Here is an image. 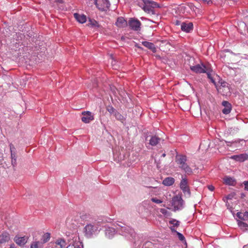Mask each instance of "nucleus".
<instances>
[{
  "instance_id": "nucleus-17",
  "label": "nucleus",
  "mask_w": 248,
  "mask_h": 248,
  "mask_svg": "<svg viewBox=\"0 0 248 248\" xmlns=\"http://www.w3.org/2000/svg\"><path fill=\"white\" fill-rule=\"evenodd\" d=\"M56 247L59 248H66V243L63 239H58L56 240Z\"/></svg>"
},
{
  "instance_id": "nucleus-2",
  "label": "nucleus",
  "mask_w": 248,
  "mask_h": 248,
  "mask_svg": "<svg viewBox=\"0 0 248 248\" xmlns=\"http://www.w3.org/2000/svg\"><path fill=\"white\" fill-rule=\"evenodd\" d=\"M99 222L95 221L87 224L83 229L85 236L88 238H91L99 231Z\"/></svg>"
},
{
  "instance_id": "nucleus-50",
  "label": "nucleus",
  "mask_w": 248,
  "mask_h": 248,
  "mask_svg": "<svg viewBox=\"0 0 248 248\" xmlns=\"http://www.w3.org/2000/svg\"><path fill=\"white\" fill-rule=\"evenodd\" d=\"M162 156L163 157H165V156H166V154H162Z\"/></svg>"
},
{
  "instance_id": "nucleus-35",
  "label": "nucleus",
  "mask_w": 248,
  "mask_h": 248,
  "mask_svg": "<svg viewBox=\"0 0 248 248\" xmlns=\"http://www.w3.org/2000/svg\"><path fill=\"white\" fill-rule=\"evenodd\" d=\"M204 4H211L213 3L214 0H202Z\"/></svg>"
},
{
  "instance_id": "nucleus-32",
  "label": "nucleus",
  "mask_w": 248,
  "mask_h": 248,
  "mask_svg": "<svg viewBox=\"0 0 248 248\" xmlns=\"http://www.w3.org/2000/svg\"><path fill=\"white\" fill-rule=\"evenodd\" d=\"M160 212L165 216H168L170 215V213L166 209L161 208L160 210Z\"/></svg>"
},
{
  "instance_id": "nucleus-42",
  "label": "nucleus",
  "mask_w": 248,
  "mask_h": 248,
  "mask_svg": "<svg viewBox=\"0 0 248 248\" xmlns=\"http://www.w3.org/2000/svg\"><path fill=\"white\" fill-rule=\"evenodd\" d=\"M244 185L245 186V189L246 190H248V181H245L244 182Z\"/></svg>"
},
{
  "instance_id": "nucleus-40",
  "label": "nucleus",
  "mask_w": 248,
  "mask_h": 248,
  "mask_svg": "<svg viewBox=\"0 0 248 248\" xmlns=\"http://www.w3.org/2000/svg\"><path fill=\"white\" fill-rule=\"evenodd\" d=\"M89 21L91 22V24L93 26H95L98 24V23L94 20H92L90 19Z\"/></svg>"
},
{
  "instance_id": "nucleus-26",
  "label": "nucleus",
  "mask_w": 248,
  "mask_h": 248,
  "mask_svg": "<svg viewBox=\"0 0 248 248\" xmlns=\"http://www.w3.org/2000/svg\"><path fill=\"white\" fill-rule=\"evenodd\" d=\"M72 221V219L69 217L67 218L66 220V224L68 227L74 228L76 227V225L75 222H71Z\"/></svg>"
},
{
  "instance_id": "nucleus-43",
  "label": "nucleus",
  "mask_w": 248,
  "mask_h": 248,
  "mask_svg": "<svg viewBox=\"0 0 248 248\" xmlns=\"http://www.w3.org/2000/svg\"><path fill=\"white\" fill-rule=\"evenodd\" d=\"M108 110L110 113H112L114 112V109L113 107H110L108 108Z\"/></svg>"
},
{
  "instance_id": "nucleus-9",
  "label": "nucleus",
  "mask_w": 248,
  "mask_h": 248,
  "mask_svg": "<svg viewBox=\"0 0 248 248\" xmlns=\"http://www.w3.org/2000/svg\"><path fill=\"white\" fill-rule=\"evenodd\" d=\"M231 158L240 162H243L248 159V154L245 153L238 155H232Z\"/></svg>"
},
{
  "instance_id": "nucleus-47",
  "label": "nucleus",
  "mask_w": 248,
  "mask_h": 248,
  "mask_svg": "<svg viewBox=\"0 0 248 248\" xmlns=\"http://www.w3.org/2000/svg\"><path fill=\"white\" fill-rule=\"evenodd\" d=\"M55 1L57 2H59L60 3H62V0H55Z\"/></svg>"
},
{
  "instance_id": "nucleus-8",
  "label": "nucleus",
  "mask_w": 248,
  "mask_h": 248,
  "mask_svg": "<svg viewBox=\"0 0 248 248\" xmlns=\"http://www.w3.org/2000/svg\"><path fill=\"white\" fill-rule=\"evenodd\" d=\"M141 25L140 22L138 19H130L129 21V26L131 29L134 31H138Z\"/></svg>"
},
{
  "instance_id": "nucleus-34",
  "label": "nucleus",
  "mask_w": 248,
  "mask_h": 248,
  "mask_svg": "<svg viewBox=\"0 0 248 248\" xmlns=\"http://www.w3.org/2000/svg\"><path fill=\"white\" fill-rule=\"evenodd\" d=\"M151 201L155 202V203H162L163 202L160 200H158L155 198H153L151 199Z\"/></svg>"
},
{
  "instance_id": "nucleus-1",
  "label": "nucleus",
  "mask_w": 248,
  "mask_h": 248,
  "mask_svg": "<svg viewBox=\"0 0 248 248\" xmlns=\"http://www.w3.org/2000/svg\"><path fill=\"white\" fill-rule=\"evenodd\" d=\"M142 1L143 2V10L146 13L152 15H156V8L161 7L159 4L151 0H142Z\"/></svg>"
},
{
  "instance_id": "nucleus-21",
  "label": "nucleus",
  "mask_w": 248,
  "mask_h": 248,
  "mask_svg": "<svg viewBox=\"0 0 248 248\" xmlns=\"http://www.w3.org/2000/svg\"><path fill=\"white\" fill-rule=\"evenodd\" d=\"M174 179L172 177H167L162 182V184L166 186H170L172 185L174 183Z\"/></svg>"
},
{
  "instance_id": "nucleus-39",
  "label": "nucleus",
  "mask_w": 248,
  "mask_h": 248,
  "mask_svg": "<svg viewBox=\"0 0 248 248\" xmlns=\"http://www.w3.org/2000/svg\"><path fill=\"white\" fill-rule=\"evenodd\" d=\"M11 156L12 159H16V154L15 152H11Z\"/></svg>"
},
{
  "instance_id": "nucleus-41",
  "label": "nucleus",
  "mask_w": 248,
  "mask_h": 248,
  "mask_svg": "<svg viewBox=\"0 0 248 248\" xmlns=\"http://www.w3.org/2000/svg\"><path fill=\"white\" fill-rule=\"evenodd\" d=\"M12 164L13 166H15L16 165V159H12L11 161Z\"/></svg>"
},
{
  "instance_id": "nucleus-19",
  "label": "nucleus",
  "mask_w": 248,
  "mask_h": 248,
  "mask_svg": "<svg viewBox=\"0 0 248 248\" xmlns=\"http://www.w3.org/2000/svg\"><path fill=\"white\" fill-rule=\"evenodd\" d=\"M186 157L185 155H180L176 156V161L179 166L186 163Z\"/></svg>"
},
{
  "instance_id": "nucleus-46",
  "label": "nucleus",
  "mask_w": 248,
  "mask_h": 248,
  "mask_svg": "<svg viewBox=\"0 0 248 248\" xmlns=\"http://www.w3.org/2000/svg\"><path fill=\"white\" fill-rule=\"evenodd\" d=\"M170 229L171 230V231L172 232H177L174 229V227L173 226H171L170 227Z\"/></svg>"
},
{
  "instance_id": "nucleus-7",
  "label": "nucleus",
  "mask_w": 248,
  "mask_h": 248,
  "mask_svg": "<svg viewBox=\"0 0 248 248\" xmlns=\"http://www.w3.org/2000/svg\"><path fill=\"white\" fill-rule=\"evenodd\" d=\"M180 188L185 194H187L188 196H190V191L188 186L187 180L183 178L181 180L180 184Z\"/></svg>"
},
{
  "instance_id": "nucleus-25",
  "label": "nucleus",
  "mask_w": 248,
  "mask_h": 248,
  "mask_svg": "<svg viewBox=\"0 0 248 248\" xmlns=\"http://www.w3.org/2000/svg\"><path fill=\"white\" fill-rule=\"evenodd\" d=\"M66 248H82L80 246V244L78 241H73L68 246L66 247Z\"/></svg>"
},
{
  "instance_id": "nucleus-28",
  "label": "nucleus",
  "mask_w": 248,
  "mask_h": 248,
  "mask_svg": "<svg viewBox=\"0 0 248 248\" xmlns=\"http://www.w3.org/2000/svg\"><path fill=\"white\" fill-rule=\"evenodd\" d=\"M224 181L226 184L229 185H233L234 183V180L231 177H226L224 179Z\"/></svg>"
},
{
  "instance_id": "nucleus-6",
  "label": "nucleus",
  "mask_w": 248,
  "mask_h": 248,
  "mask_svg": "<svg viewBox=\"0 0 248 248\" xmlns=\"http://www.w3.org/2000/svg\"><path fill=\"white\" fill-rule=\"evenodd\" d=\"M190 69L196 73H206V67L205 65L202 64H198L195 66H190Z\"/></svg>"
},
{
  "instance_id": "nucleus-49",
  "label": "nucleus",
  "mask_w": 248,
  "mask_h": 248,
  "mask_svg": "<svg viewBox=\"0 0 248 248\" xmlns=\"http://www.w3.org/2000/svg\"><path fill=\"white\" fill-rule=\"evenodd\" d=\"M133 231L131 229H129V230L128 231V232L131 233V232Z\"/></svg>"
},
{
  "instance_id": "nucleus-29",
  "label": "nucleus",
  "mask_w": 248,
  "mask_h": 248,
  "mask_svg": "<svg viewBox=\"0 0 248 248\" xmlns=\"http://www.w3.org/2000/svg\"><path fill=\"white\" fill-rule=\"evenodd\" d=\"M186 6L195 14L196 13L197 11H199V9L192 3H188Z\"/></svg>"
},
{
  "instance_id": "nucleus-33",
  "label": "nucleus",
  "mask_w": 248,
  "mask_h": 248,
  "mask_svg": "<svg viewBox=\"0 0 248 248\" xmlns=\"http://www.w3.org/2000/svg\"><path fill=\"white\" fill-rule=\"evenodd\" d=\"M176 233H177V234L178 235V238H179L180 240L183 241L185 240V237L184 236V235L182 233H180L179 232H176Z\"/></svg>"
},
{
  "instance_id": "nucleus-10",
  "label": "nucleus",
  "mask_w": 248,
  "mask_h": 248,
  "mask_svg": "<svg viewBox=\"0 0 248 248\" xmlns=\"http://www.w3.org/2000/svg\"><path fill=\"white\" fill-rule=\"evenodd\" d=\"M181 30L186 32H189L193 30V25L192 22H183L181 26Z\"/></svg>"
},
{
  "instance_id": "nucleus-38",
  "label": "nucleus",
  "mask_w": 248,
  "mask_h": 248,
  "mask_svg": "<svg viewBox=\"0 0 248 248\" xmlns=\"http://www.w3.org/2000/svg\"><path fill=\"white\" fill-rule=\"evenodd\" d=\"M223 83H222L221 84V85L220 86H219L217 89V91L219 92H220V93H222L223 92V88L225 87V85H223Z\"/></svg>"
},
{
  "instance_id": "nucleus-36",
  "label": "nucleus",
  "mask_w": 248,
  "mask_h": 248,
  "mask_svg": "<svg viewBox=\"0 0 248 248\" xmlns=\"http://www.w3.org/2000/svg\"><path fill=\"white\" fill-rule=\"evenodd\" d=\"M115 117L119 120H122L123 117V116L120 114L119 113H117L115 114Z\"/></svg>"
},
{
  "instance_id": "nucleus-31",
  "label": "nucleus",
  "mask_w": 248,
  "mask_h": 248,
  "mask_svg": "<svg viewBox=\"0 0 248 248\" xmlns=\"http://www.w3.org/2000/svg\"><path fill=\"white\" fill-rule=\"evenodd\" d=\"M31 248H42V245L39 242H34L31 244Z\"/></svg>"
},
{
  "instance_id": "nucleus-13",
  "label": "nucleus",
  "mask_w": 248,
  "mask_h": 248,
  "mask_svg": "<svg viewBox=\"0 0 248 248\" xmlns=\"http://www.w3.org/2000/svg\"><path fill=\"white\" fill-rule=\"evenodd\" d=\"M14 241L18 245L21 246L26 243L27 238L25 236L21 237L16 236L14 238Z\"/></svg>"
},
{
  "instance_id": "nucleus-20",
  "label": "nucleus",
  "mask_w": 248,
  "mask_h": 248,
  "mask_svg": "<svg viewBox=\"0 0 248 248\" xmlns=\"http://www.w3.org/2000/svg\"><path fill=\"white\" fill-rule=\"evenodd\" d=\"M237 224L239 227L243 231L245 232L248 231V224L245 222H244L240 220H237Z\"/></svg>"
},
{
  "instance_id": "nucleus-44",
  "label": "nucleus",
  "mask_w": 248,
  "mask_h": 248,
  "mask_svg": "<svg viewBox=\"0 0 248 248\" xmlns=\"http://www.w3.org/2000/svg\"><path fill=\"white\" fill-rule=\"evenodd\" d=\"M208 188L210 190V191H213L215 189V187L213 186L212 185H209L208 186Z\"/></svg>"
},
{
  "instance_id": "nucleus-22",
  "label": "nucleus",
  "mask_w": 248,
  "mask_h": 248,
  "mask_svg": "<svg viewBox=\"0 0 248 248\" xmlns=\"http://www.w3.org/2000/svg\"><path fill=\"white\" fill-rule=\"evenodd\" d=\"M115 230L113 228H108L105 231L106 236L108 238H111L115 234Z\"/></svg>"
},
{
  "instance_id": "nucleus-45",
  "label": "nucleus",
  "mask_w": 248,
  "mask_h": 248,
  "mask_svg": "<svg viewBox=\"0 0 248 248\" xmlns=\"http://www.w3.org/2000/svg\"><path fill=\"white\" fill-rule=\"evenodd\" d=\"M9 146H10V149L11 152H13V150L15 149L14 145L13 144L11 143Z\"/></svg>"
},
{
  "instance_id": "nucleus-11",
  "label": "nucleus",
  "mask_w": 248,
  "mask_h": 248,
  "mask_svg": "<svg viewBox=\"0 0 248 248\" xmlns=\"http://www.w3.org/2000/svg\"><path fill=\"white\" fill-rule=\"evenodd\" d=\"M222 105L224 107V108L222 109L223 113L225 114H229L232 109L231 104L228 101H223L222 103Z\"/></svg>"
},
{
  "instance_id": "nucleus-48",
  "label": "nucleus",
  "mask_w": 248,
  "mask_h": 248,
  "mask_svg": "<svg viewBox=\"0 0 248 248\" xmlns=\"http://www.w3.org/2000/svg\"><path fill=\"white\" fill-rule=\"evenodd\" d=\"M135 46H136V47H137L138 48H139L142 49V47H140V46H139L137 44H136V45H135Z\"/></svg>"
},
{
  "instance_id": "nucleus-30",
  "label": "nucleus",
  "mask_w": 248,
  "mask_h": 248,
  "mask_svg": "<svg viewBox=\"0 0 248 248\" xmlns=\"http://www.w3.org/2000/svg\"><path fill=\"white\" fill-rule=\"evenodd\" d=\"M169 223L172 225L173 227H178L180 225V222L175 219H172L169 221Z\"/></svg>"
},
{
  "instance_id": "nucleus-51",
  "label": "nucleus",
  "mask_w": 248,
  "mask_h": 248,
  "mask_svg": "<svg viewBox=\"0 0 248 248\" xmlns=\"http://www.w3.org/2000/svg\"><path fill=\"white\" fill-rule=\"evenodd\" d=\"M9 248H15L14 247H13L12 245L11 246V247Z\"/></svg>"
},
{
  "instance_id": "nucleus-3",
  "label": "nucleus",
  "mask_w": 248,
  "mask_h": 248,
  "mask_svg": "<svg viewBox=\"0 0 248 248\" xmlns=\"http://www.w3.org/2000/svg\"><path fill=\"white\" fill-rule=\"evenodd\" d=\"M183 200L180 196L176 195L172 199V206L174 208V210L176 211L180 210L183 208Z\"/></svg>"
},
{
  "instance_id": "nucleus-27",
  "label": "nucleus",
  "mask_w": 248,
  "mask_h": 248,
  "mask_svg": "<svg viewBox=\"0 0 248 248\" xmlns=\"http://www.w3.org/2000/svg\"><path fill=\"white\" fill-rule=\"evenodd\" d=\"M50 234L48 232H46V233H44L43 234V235L42 236L41 240L43 242V243H46L48 241H49V240L50 239Z\"/></svg>"
},
{
  "instance_id": "nucleus-37",
  "label": "nucleus",
  "mask_w": 248,
  "mask_h": 248,
  "mask_svg": "<svg viewBox=\"0 0 248 248\" xmlns=\"http://www.w3.org/2000/svg\"><path fill=\"white\" fill-rule=\"evenodd\" d=\"M206 73H207V76H208V78L211 79L212 82L214 83L215 84V80L212 78L211 74L207 72V68H206Z\"/></svg>"
},
{
  "instance_id": "nucleus-12",
  "label": "nucleus",
  "mask_w": 248,
  "mask_h": 248,
  "mask_svg": "<svg viewBox=\"0 0 248 248\" xmlns=\"http://www.w3.org/2000/svg\"><path fill=\"white\" fill-rule=\"evenodd\" d=\"M115 25L118 28H123L126 27L127 23V21L123 17H119L117 18Z\"/></svg>"
},
{
  "instance_id": "nucleus-5",
  "label": "nucleus",
  "mask_w": 248,
  "mask_h": 248,
  "mask_svg": "<svg viewBox=\"0 0 248 248\" xmlns=\"http://www.w3.org/2000/svg\"><path fill=\"white\" fill-rule=\"evenodd\" d=\"M82 115L81 120L83 123L86 124L89 123L91 121L94 119L93 115L89 111L82 112Z\"/></svg>"
},
{
  "instance_id": "nucleus-15",
  "label": "nucleus",
  "mask_w": 248,
  "mask_h": 248,
  "mask_svg": "<svg viewBox=\"0 0 248 248\" xmlns=\"http://www.w3.org/2000/svg\"><path fill=\"white\" fill-rule=\"evenodd\" d=\"M141 43L145 47L150 49L153 52L155 53L156 51V48L153 43L147 41H143Z\"/></svg>"
},
{
  "instance_id": "nucleus-24",
  "label": "nucleus",
  "mask_w": 248,
  "mask_h": 248,
  "mask_svg": "<svg viewBox=\"0 0 248 248\" xmlns=\"http://www.w3.org/2000/svg\"><path fill=\"white\" fill-rule=\"evenodd\" d=\"M180 167L186 173L189 174L192 172V169L187 165L186 163H183Z\"/></svg>"
},
{
  "instance_id": "nucleus-4",
  "label": "nucleus",
  "mask_w": 248,
  "mask_h": 248,
  "mask_svg": "<svg viewBox=\"0 0 248 248\" xmlns=\"http://www.w3.org/2000/svg\"><path fill=\"white\" fill-rule=\"evenodd\" d=\"M95 4L96 7L101 11H107L110 5L108 0H95Z\"/></svg>"
},
{
  "instance_id": "nucleus-18",
  "label": "nucleus",
  "mask_w": 248,
  "mask_h": 248,
  "mask_svg": "<svg viewBox=\"0 0 248 248\" xmlns=\"http://www.w3.org/2000/svg\"><path fill=\"white\" fill-rule=\"evenodd\" d=\"M161 139L156 136H154L150 140V144L152 146H155L160 142Z\"/></svg>"
},
{
  "instance_id": "nucleus-16",
  "label": "nucleus",
  "mask_w": 248,
  "mask_h": 248,
  "mask_svg": "<svg viewBox=\"0 0 248 248\" xmlns=\"http://www.w3.org/2000/svg\"><path fill=\"white\" fill-rule=\"evenodd\" d=\"M10 235L7 232H4L0 235V243H5L10 240Z\"/></svg>"
},
{
  "instance_id": "nucleus-23",
  "label": "nucleus",
  "mask_w": 248,
  "mask_h": 248,
  "mask_svg": "<svg viewBox=\"0 0 248 248\" xmlns=\"http://www.w3.org/2000/svg\"><path fill=\"white\" fill-rule=\"evenodd\" d=\"M237 217L243 220H248V212L246 211L244 213L238 212L236 214Z\"/></svg>"
},
{
  "instance_id": "nucleus-14",
  "label": "nucleus",
  "mask_w": 248,
  "mask_h": 248,
  "mask_svg": "<svg viewBox=\"0 0 248 248\" xmlns=\"http://www.w3.org/2000/svg\"><path fill=\"white\" fill-rule=\"evenodd\" d=\"M74 16L76 19L80 23H84L87 20L86 16L84 15H80L78 13H75Z\"/></svg>"
}]
</instances>
